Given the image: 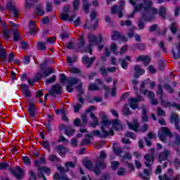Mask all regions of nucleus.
<instances>
[{
    "instance_id": "f257e3e1",
    "label": "nucleus",
    "mask_w": 180,
    "mask_h": 180,
    "mask_svg": "<svg viewBox=\"0 0 180 180\" xmlns=\"http://www.w3.org/2000/svg\"><path fill=\"white\" fill-rule=\"evenodd\" d=\"M40 70L41 72H39L36 76L34 77V79H27V81L31 86H33L34 84H36V82H39L41 78H47V77H50L51 74L54 73V70L53 69V67H48L46 68V62L42 63L40 65Z\"/></svg>"
},
{
    "instance_id": "f03ea898",
    "label": "nucleus",
    "mask_w": 180,
    "mask_h": 180,
    "mask_svg": "<svg viewBox=\"0 0 180 180\" xmlns=\"http://www.w3.org/2000/svg\"><path fill=\"white\" fill-rule=\"evenodd\" d=\"M108 155H106L105 150H101L100 152L99 156L96 158L95 166L94 168L93 169V172L96 175H101L102 171L108 168V165H106V161H105Z\"/></svg>"
},
{
    "instance_id": "7ed1b4c3",
    "label": "nucleus",
    "mask_w": 180,
    "mask_h": 180,
    "mask_svg": "<svg viewBox=\"0 0 180 180\" xmlns=\"http://www.w3.org/2000/svg\"><path fill=\"white\" fill-rule=\"evenodd\" d=\"M13 60H15V53L13 52L10 53L8 57V53H6L5 48L0 47V61L8 64L13 63Z\"/></svg>"
},
{
    "instance_id": "20e7f679",
    "label": "nucleus",
    "mask_w": 180,
    "mask_h": 180,
    "mask_svg": "<svg viewBox=\"0 0 180 180\" xmlns=\"http://www.w3.org/2000/svg\"><path fill=\"white\" fill-rule=\"evenodd\" d=\"M60 84H65L67 82L68 85L74 86V85H77L79 82V79L72 77L68 78L65 74L62 73L60 75Z\"/></svg>"
},
{
    "instance_id": "39448f33",
    "label": "nucleus",
    "mask_w": 180,
    "mask_h": 180,
    "mask_svg": "<svg viewBox=\"0 0 180 180\" xmlns=\"http://www.w3.org/2000/svg\"><path fill=\"white\" fill-rule=\"evenodd\" d=\"M6 9L10 13H13L15 19L19 18V9H18L15 4H13L12 0H7Z\"/></svg>"
},
{
    "instance_id": "423d86ee",
    "label": "nucleus",
    "mask_w": 180,
    "mask_h": 180,
    "mask_svg": "<svg viewBox=\"0 0 180 180\" xmlns=\"http://www.w3.org/2000/svg\"><path fill=\"white\" fill-rule=\"evenodd\" d=\"M158 136L159 140H160V141H162V143H166L167 137H172V132H171V131H169L168 127H162L161 131L158 132Z\"/></svg>"
},
{
    "instance_id": "0eeeda50",
    "label": "nucleus",
    "mask_w": 180,
    "mask_h": 180,
    "mask_svg": "<svg viewBox=\"0 0 180 180\" xmlns=\"http://www.w3.org/2000/svg\"><path fill=\"white\" fill-rule=\"evenodd\" d=\"M143 2L145 6L143 7V10L145 11V12L146 13H148V12H150V11H151L152 15L154 18V16H155V15H157V13H158V9L157 8L153 7V1H151L150 0H143Z\"/></svg>"
},
{
    "instance_id": "6e6552de",
    "label": "nucleus",
    "mask_w": 180,
    "mask_h": 180,
    "mask_svg": "<svg viewBox=\"0 0 180 180\" xmlns=\"http://www.w3.org/2000/svg\"><path fill=\"white\" fill-rule=\"evenodd\" d=\"M44 174H46L47 176H50L51 174V169H50V167L42 166L41 168H39L37 173V179H41L42 178L43 180H47Z\"/></svg>"
},
{
    "instance_id": "1a4fd4ad",
    "label": "nucleus",
    "mask_w": 180,
    "mask_h": 180,
    "mask_svg": "<svg viewBox=\"0 0 180 180\" xmlns=\"http://www.w3.org/2000/svg\"><path fill=\"white\" fill-rule=\"evenodd\" d=\"M10 172L13 174V176L16 178L18 180L23 179V176H25V170L22 169L20 167H16L15 169L13 168L10 169Z\"/></svg>"
},
{
    "instance_id": "9d476101",
    "label": "nucleus",
    "mask_w": 180,
    "mask_h": 180,
    "mask_svg": "<svg viewBox=\"0 0 180 180\" xmlns=\"http://www.w3.org/2000/svg\"><path fill=\"white\" fill-rule=\"evenodd\" d=\"M88 41H89V45L94 44V43H98V44H101L102 41H103V36H102L101 34H98V37L92 34H89L88 35Z\"/></svg>"
},
{
    "instance_id": "9b49d317",
    "label": "nucleus",
    "mask_w": 180,
    "mask_h": 180,
    "mask_svg": "<svg viewBox=\"0 0 180 180\" xmlns=\"http://www.w3.org/2000/svg\"><path fill=\"white\" fill-rule=\"evenodd\" d=\"M169 122L172 124H174L176 130L179 131V133H180V118L179 115L176 113L172 112L169 117Z\"/></svg>"
},
{
    "instance_id": "f8f14e48",
    "label": "nucleus",
    "mask_w": 180,
    "mask_h": 180,
    "mask_svg": "<svg viewBox=\"0 0 180 180\" xmlns=\"http://www.w3.org/2000/svg\"><path fill=\"white\" fill-rule=\"evenodd\" d=\"M154 148H151L150 150V153H146L144 155V160H146L145 165L148 168L151 167V164L150 162H154Z\"/></svg>"
},
{
    "instance_id": "ddd939ff",
    "label": "nucleus",
    "mask_w": 180,
    "mask_h": 180,
    "mask_svg": "<svg viewBox=\"0 0 180 180\" xmlns=\"http://www.w3.org/2000/svg\"><path fill=\"white\" fill-rule=\"evenodd\" d=\"M95 60H96V56L89 58L88 56H84L82 58V62L86 65V68H90V67H92V64L95 63Z\"/></svg>"
},
{
    "instance_id": "4468645a",
    "label": "nucleus",
    "mask_w": 180,
    "mask_h": 180,
    "mask_svg": "<svg viewBox=\"0 0 180 180\" xmlns=\"http://www.w3.org/2000/svg\"><path fill=\"white\" fill-rule=\"evenodd\" d=\"M21 92L25 98H30L32 96V92L29 89V86L26 84H22L20 86Z\"/></svg>"
},
{
    "instance_id": "2eb2a0df",
    "label": "nucleus",
    "mask_w": 180,
    "mask_h": 180,
    "mask_svg": "<svg viewBox=\"0 0 180 180\" xmlns=\"http://www.w3.org/2000/svg\"><path fill=\"white\" fill-rule=\"evenodd\" d=\"M29 105L30 107L27 109L29 115L30 117H36V105H34V103L33 101L30 100L29 101Z\"/></svg>"
},
{
    "instance_id": "dca6fc26",
    "label": "nucleus",
    "mask_w": 180,
    "mask_h": 180,
    "mask_svg": "<svg viewBox=\"0 0 180 180\" xmlns=\"http://www.w3.org/2000/svg\"><path fill=\"white\" fill-rule=\"evenodd\" d=\"M56 151L62 157V158H65L67 155V148L63 145H58L55 147Z\"/></svg>"
},
{
    "instance_id": "f3484780",
    "label": "nucleus",
    "mask_w": 180,
    "mask_h": 180,
    "mask_svg": "<svg viewBox=\"0 0 180 180\" xmlns=\"http://www.w3.org/2000/svg\"><path fill=\"white\" fill-rule=\"evenodd\" d=\"M121 63V67L123 70H127L129 68V63L127 61L131 62V57L129 56H126L124 58H120Z\"/></svg>"
},
{
    "instance_id": "a211bd4d",
    "label": "nucleus",
    "mask_w": 180,
    "mask_h": 180,
    "mask_svg": "<svg viewBox=\"0 0 180 180\" xmlns=\"http://www.w3.org/2000/svg\"><path fill=\"white\" fill-rule=\"evenodd\" d=\"M145 72H146V70L144 69H141V68H140V65H135L134 74V78H140V76L143 75Z\"/></svg>"
},
{
    "instance_id": "6ab92c4d",
    "label": "nucleus",
    "mask_w": 180,
    "mask_h": 180,
    "mask_svg": "<svg viewBox=\"0 0 180 180\" xmlns=\"http://www.w3.org/2000/svg\"><path fill=\"white\" fill-rule=\"evenodd\" d=\"M169 157V150L168 149H166L163 152L159 154L158 155L159 162H162V161H167Z\"/></svg>"
},
{
    "instance_id": "aec40b11",
    "label": "nucleus",
    "mask_w": 180,
    "mask_h": 180,
    "mask_svg": "<svg viewBox=\"0 0 180 180\" xmlns=\"http://www.w3.org/2000/svg\"><path fill=\"white\" fill-rule=\"evenodd\" d=\"M101 130L103 134H101V139H106V137H109V136H115V131L110 129L109 131L106 130L105 127L101 126Z\"/></svg>"
},
{
    "instance_id": "412c9836",
    "label": "nucleus",
    "mask_w": 180,
    "mask_h": 180,
    "mask_svg": "<svg viewBox=\"0 0 180 180\" xmlns=\"http://www.w3.org/2000/svg\"><path fill=\"white\" fill-rule=\"evenodd\" d=\"M47 160H46V158L44 157H41L39 160H34V167L37 168L38 171L41 168V164H46Z\"/></svg>"
},
{
    "instance_id": "4be33fe9",
    "label": "nucleus",
    "mask_w": 180,
    "mask_h": 180,
    "mask_svg": "<svg viewBox=\"0 0 180 180\" xmlns=\"http://www.w3.org/2000/svg\"><path fill=\"white\" fill-rule=\"evenodd\" d=\"M147 108H146V105H142V114L141 116L142 123H147L148 122V115L147 114Z\"/></svg>"
},
{
    "instance_id": "5701e85b",
    "label": "nucleus",
    "mask_w": 180,
    "mask_h": 180,
    "mask_svg": "<svg viewBox=\"0 0 180 180\" xmlns=\"http://www.w3.org/2000/svg\"><path fill=\"white\" fill-rule=\"evenodd\" d=\"M129 4H131V5L134 6V12H140L141 9H144V3L137 4H136V1L134 0H129Z\"/></svg>"
},
{
    "instance_id": "b1692460",
    "label": "nucleus",
    "mask_w": 180,
    "mask_h": 180,
    "mask_svg": "<svg viewBox=\"0 0 180 180\" xmlns=\"http://www.w3.org/2000/svg\"><path fill=\"white\" fill-rule=\"evenodd\" d=\"M129 130H133L135 132L139 131V128L140 127V124L137 120L134 121L133 122L127 123Z\"/></svg>"
},
{
    "instance_id": "393cba45",
    "label": "nucleus",
    "mask_w": 180,
    "mask_h": 180,
    "mask_svg": "<svg viewBox=\"0 0 180 180\" xmlns=\"http://www.w3.org/2000/svg\"><path fill=\"white\" fill-rule=\"evenodd\" d=\"M53 91H49V95L51 96H56L55 94H57V95H60L61 94V86L58 84H55L52 86Z\"/></svg>"
},
{
    "instance_id": "a878e982",
    "label": "nucleus",
    "mask_w": 180,
    "mask_h": 180,
    "mask_svg": "<svg viewBox=\"0 0 180 180\" xmlns=\"http://www.w3.org/2000/svg\"><path fill=\"white\" fill-rule=\"evenodd\" d=\"M151 171H153V169L151 168V166L148 167V169H144L143 173H139V176L142 178V179L148 180L150 178L147 176H150V174H151Z\"/></svg>"
},
{
    "instance_id": "bb28decb",
    "label": "nucleus",
    "mask_w": 180,
    "mask_h": 180,
    "mask_svg": "<svg viewBox=\"0 0 180 180\" xmlns=\"http://www.w3.org/2000/svg\"><path fill=\"white\" fill-rule=\"evenodd\" d=\"M111 13H112L113 15H116V13H118L119 18H123V9L119 8L117 5H114L111 8Z\"/></svg>"
},
{
    "instance_id": "cd10ccee",
    "label": "nucleus",
    "mask_w": 180,
    "mask_h": 180,
    "mask_svg": "<svg viewBox=\"0 0 180 180\" xmlns=\"http://www.w3.org/2000/svg\"><path fill=\"white\" fill-rule=\"evenodd\" d=\"M91 139H94V136L89 134H86L84 135V140L79 143L80 147L84 146L91 144Z\"/></svg>"
},
{
    "instance_id": "c85d7f7f",
    "label": "nucleus",
    "mask_w": 180,
    "mask_h": 180,
    "mask_svg": "<svg viewBox=\"0 0 180 180\" xmlns=\"http://www.w3.org/2000/svg\"><path fill=\"white\" fill-rule=\"evenodd\" d=\"M45 129H46L47 134H51L53 131H54V129H53V125L51 124V120H48L44 124Z\"/></svg>"
},
{
    "instance_id": "c756f323",
    "label": "nucleus",
    "mask_w": 180,
    "mask_h": 180,
    "mask_svg": "<svg viewBox=\"0 0 180 180\" xmlns=\"http://www.w3.org/2000/svg\"><path fill=\"white\" fill-rule=\"evenodd\" d=\"M153 19H154V15L153 14L147 15V13H142L139 18L140 20H143V22H151Z\"/></svg>"
},
{
    "instance_id": "7c9ffc66",
    "label": "nucleus",
    "mask_w": 180,
    "mask_h": 180,
    "mask_svg": "<svg viewBox=\"0 0 180 180\" xmlns=\"http://www.w3.org/2000/svg\"><path fill=\"white\" fill-rule=\"evenodd\" d=\"M101 124H103V127H106V129H108L110 124H112V121L108 119V116H106V115H104L101 117Z\"/></svg>"
},
{
    "instance_id": "2f4dec72",
    "label": "nucleus",
    "mask_w": 180,
    "mask_h": 180,
    "mask_svg": "<svg viewBox=\"0 0 180 180\" xmlns=\"http://www.w3.org/2000/svg\"><path fill=\"white\" fill-rule=\"evenodd\" d=\"M146 44L143 43L134 44L131 49L132 51H134L136 49H138V50H140L141 51H144V50H146Z\"/></svg>"
},
{
    "instance_id": "473e14b6",
    "label": "nucleus",
    "mask_w": 180,
    "mask_h": 180,
    "mask_svg": "<svg viewBox=\"0 0 180 180\" xmlns=\"http://www.w3.org/2000/svg\"><path fill=\"white\" fill-rule=\"evenodd\" d=\"M28 28L30 30V34H34L36 33V22L34 20H30L28 24Z\"/></svg>"
},
{
    "instance_id": "72a5a7b5",
    "label": "nucleus",
    "mask_w": 180,
    "mask_h": 180,
    "mask_svg": "<svg viewBox=\"0 0 180 180\" xmlns=\"http://www.w3.org/2000/svg\"><path fill=\"white\" fill-rule=\"evenodd\" d=\"M129 106L133 110H136V109L140 110V108H139V105L137 104L136 100H134V98L129 99Z\"/></svg>"
},
{
    "instance_id": "f704fd0d",
    "label": "nucleus",
    "mask_w": 180,
    "mask_h": 180,
    "mask_svg": "<svg viewBox=\"0 0 180 180\" xmlns=\"http://www.w3.org/2000/svg\"><path fill=\"white\" fill-rule=\"evenodd\" d=\"M111 124H112L115 130H122V124H120V122L117 119L111 121Z\"/></svg>"
},
{
    "instance_id": "c9c22d12",
    "label": "nucleus",
    "mask_w": 180,
    "mask_h": 180,
    "mask_svg": "<svg viewBox=\"0 0 180 180\" xmlns=\"http://www.w3.org/2000/svg\"><path fill=\"white\" fill-rule=\"evenodd\" d=\"M140 92H143V95H146V94H148V98L149 99H153L154 98V96H155V94H154V91H148V89L142 90L141 89Z\"/></svg>"
},
{
    "instance_id": "e433bc0d",
    "label": "nucleus",
    "mask_w": 180,
    "mask_h": 180,
    "mask_svg": "<svg viewBox=\"0 0 180 180\" xmlns=\"http://www.w3.org/2000/svg\"><path fill=\"white\" fill-rule=\"evenodd\" d=\"M159 16L165 19L167 18V8L164 6H161L159 8Z\"/></svg>"
},
{
    "instance_id": "4c0bfd02",
    "label": "nucleus",
    "mask_w": 180,
    "mask_h": 180,
    "mask_svg": "<svg viewBox=\"0 0 180 180\" xmlns=\"http://www.w3.org/2000/svg\"><path fill=\"white\" fill-rule=\"evenodd\" d=\"M13 41H20L21 40L20 39V33H19V31L18 30H14L13 31Z\"/></svg>"
},
{
    "instance_id": "58836bf2",
    "label": "nucleus",
    "mask_w": 180,
    "mask_h": 180,
    "mask_svg": "<svg viewBox=\"0 0 180 180\" xmlns=\"http://www.w3.org/2000/svg\"><path fill=\"white\" fill-rule=\"evenodd\" d=\"M41 146L42 148H44V150H46L47 151H49V153H50V151H51V148L50 146V141H49V140L44 141L41 143Z\"/></svg>"
},
{
    "instance_id": "ea45409f",
    "label": "nucleus",
    "mask_w": 180,
    "mask_h": 180,
    "mask_svg": "<svg viewBox=\"0 0 180 180\" xmlns=\"http://www.w3.org/2000/svg\"><path fill=\"white\" fill-rule=\"evenodd\" d=\"M122 113L124 116H130V115H131V110H130V108L127 104H125L123 106Z\"/></svg>"
},
{
    "instance_id": "a19ab883",
    "label": "nucleus",
    "mask_w": 180,
    "mask_h": 180,
    "mask_svg": "<svg viewBox=\"0 0 180 180\" xmlns=\"http://www.w3.org/2000/svg\"><path fill=\"white\" fill-rule=\"evenodd\" d=\"M56 81L57 76L56 75H53L51 77L46 79L45 84L46 85H50V84H54Z\"/></svg>"
},
{
    "instance_id": "79ce46f5",
    "label": "nucleus",
    "mask_w": 180,
    "mask_h": 180,
    "mask_svg": "<svg viewBox=\"0 0 180 180\" xmlns=\"http://www.w3.org/2000/svg\"><path fill=\"white\" fill-rule=\"evenodd\" d=\"M169 29L172 34H176V32H178V26H176V22H173L171 24Z\"/></svg>"
},
{
    "instance_id": "37998d69",
    "label": "nucleus",
    "mask_w": 180,
    "mask_h": 180,
    "mask_svg": "<svg viewBox=\"0 0 180 180\" xmlns=\"http://www.w3.org/2000/svg\"><path fill=\"white\" fill-rule=\"evenodd\" d=\"M75 131L74 129H72V127H71V126L68 127L67 129L65 131V134L66 136H68V137H72V136H74L75 134Z\"/></svg>"
},
{
    "instance_id": "c03bdc74",
    "label": "nucleus",
    "mask_w": 180,
    "mask_h": 180,
    "mask_svg": "<svg viewBox=\"0 0 180 180\" xmlns=\"http://www.w3.org/2000/svg\"><path fill=\"white\" fill-rule=\"evenodd\" d=\"M132 158L133 157L131 156V153L127 152L122 156V162H126L127 160H128V161H130V160H131Z\"/></svg>"
},
{
    "instance_id": "a18cd8bd",
    "label": "nucleus",
    "mask_w": 180,
    "mask_h": 180,
    "mask_svg": "<svg viewBox=\"0 0 180 180\" xmlns=\"http://www.w3.org/2000/svg\"><path fill=\"white\" fill-rule=\"evenodd\" d=\"M85 46V39H84V35H82L79 39V43L77 46V49L81 50L82 47Z\"/></svg>"
},
{
    "instance_id": "49530a36",
    "label": "nucleus",
    "mask_w": 180,
    "mask_h": 180,
    "mask_svg": "<svg viewBox=\"0 0 180 180\" xmlns=\"http://www.w3.org/2000/svg\"><path fill=\"white\" fill-rule=\"evenodd\" d=\"M3 37L8 41L11 39V30H8V28L3 30Z\"/></svg>"
},
{
    "instance_id": "de8ad7c7",
    "label": "nucleus",
    "mask_w": 180,
    "mask_h": 180,
    "mask_svg": "<svg viewBox=\"0 0 180 180\" xmlns=\"http://www.w3.org/2000/svg\"><path fill=\"white\" fill-rule=\"evenodd\" d=\"M89 91H101V88L98 87V84L95 83H91L89 85Z\"/></svg>"
},
{
    "instance_id": "09e8293b",
    "label": "nucleus",
    "mask_w": 180,
    "mask_h": 180,
    "mask_svg": "<svg viewBox=\"0 0 180 180\" xmlns=\"http://www.w3.org/2000/svg\"><path fill=\"white\" fill-rule=\"evenodd\" d=\"M83 164L86 169H91L94 167V164L91 160H86L83 162Z\"/></svg>"
},
{
    "instance_id": "8fccbe9b",
    "label": "nucleus",
    "mask_w": 180,
    "mask_h": 180,
    "mask_svg": "<svg viewBox=\"0 0 180 180\" xmlns=\"http://www.w3.org/2000/svg\"><path fill=\"white\" fill-rule=\"evenodd\" d=\"M22 162L27 167H30L32 165V160L29 156H23L22 157Z\"/></svg>"
},
{
    "instance_id": "3c124183",
    "label": "nucleus",
    "mask_w": 180,
    "mask_h": 180,
    "mask_svg": "<svg viewBox=\"0 0 180 180\" xmlns=\"http://www.w3.org/2000/svg\"><path fill=\"white\" fill-rule=\"evenodd\" d=\"M83 2V9L86 13H89V8H91V4H89V1H82Z\"/></svg>"
},
{
    "instance_id": "603ef678",
    "label": "nucleus",
    "mask_w": 180,
    "mask_h": 180,
    "mask_svg": "<svg viewBox=\"0 0 180 180\" xmlns=\"http://www.w3.org/2000/svg\"><path fill=\"white\" fill-rule=\"evenodd\" d=\"M121 37H122V34H120V32H117V30H115L112 32L111 39L112 40H119V39H120Z\"/></svg>"
},
{
    "instance_id": "864d4df0",
    "label": "nucleus",
    "mask_w": 180,
    "mask_h": 180,
    "mask_svg": "<svg viewBox=\"0 0 180 180\" xmlns=\"http://www.w3.org/2000/svg\"><path fill=\"white\" fill-rule=\"evenodd\" d=\"M83 85H84V84L80 83L75 87L77 92H78V94H79V95H84V94H85V91H84V89H82Z\"/></svg>"
},
{
    "instance_id": "5fc2aeb1",
    "label": "nucleus",
    "mask_w": 180,
    "mask_h": 180,
    "mask_svg": "<svg viewBox=\"0 0 180 180\" xmlns=\"http://www.w3.org/2000/svg\"><path fill=\"white\" fill-rule=\"evenodd\" d=\"M160 102L161 105L165 108H171L172 106V103L164 100L163 98H160Z\"/></svg>"
},
{
    "instance_id": "6e6d98bb",
    "label": "nucleus",
    "mask_w": 180,
    "mask_h": 180,
    "mask_svg": "<svg viewBox=\"0 0 180 180\" xmlns=\"http://www.w3.org/2000/svg\"><path fill=\"white\" fill-rule=\"evenodd\" d=\"M173 147L180 146V135H176L174 138V141L172 143Z\"/></svg>"
},
{
    "instance_id": "4d7b16f0",
    "label": "nucleus",
    "mask_w": 180,
    "mask_h": 180,
    "mask_svg": "<svg viewBox=\"0 0 180 180\" xmlns=\"http://www.w3.org/2000/svg\"><path fill=\"white\" fill-rule=\"evenodd\" d=\"M177 50H178V54L175 53V51L174 49L172 50V56L174 58H175V60H178V58H180V44L178 46Z\"/></svg>"
},
{
    "instance_id": "13d9d810",
    "label": "nucleus",
    "mask_w": 180,
    "mask_h": 180,
    "mask_svg": "<svg viewBox=\"0 0 180 180\" xmlns=\"http://www.w3.org/2000/svg\"><path fill=\"white\" fill-rule=\"evenodd\" d=\"M37 47L38 50H40L41 51H44L47 49V46H46V43L39 41L37 43Z\"/></svg>"
},
{
    "instance_id": "bf43d9fd",
    "label": "nucleus",
    "mask_w": 180,
    "mask_h": 180,
    "mask_svg": "<svg viewBox=\"0 0 180 180\" xmlns=\"http://www.w3.org/2000/svg\"><path fill=\"white\" fill-rule=\"evenodd\" d=\"M158 96H160V98H162L164 96V91H162V86L161 84L158 86V91H157Z\"/></svg>"
},
{
    "instance_id": "052dcab7",
    "label": "nucleus",
    "mask_w": 180,
    "mask_h": 180,
    "mask_svg": "<svg viewBox=\"0 0 180 180\" xmlns=\"http://www.w3.org/2000/svg\"><path fill=\"white\" fill-rule=\"evenodd\" d=\"M8 168H9V163H8V162H0V171L8 169Z\"/></svg>"
},
{
    "instance_id": "680f3d73",
    "label": "nucleus",
    "mask_w": 180,
    "mask_h": 180,
    "mask_svg": "<svg viewBox=\"0 0 180 180\" xmlns=\"http://www.w3.org/2000/svg\"><path fill=\"white\" fill-rule=\"evenodd\" d=\"M99 72L101 74L102 77H108V69H105V67H100Z\"/></svg>"
},
{
    "instance_id": "e2e57ef3",
    "label": "nucleus",
    "mask_w": 180,
    "mask_h": 180,
    "mask_svg": "<svg viewBox=\"0 0 180 180\" xmlns=\"http://www.w3.org/2000/svg\"><path fill=\"white\" fill-rule=\"evenodd\" d=\"M62 120H63V122H65L66 123H68V122H70V119H68V117L67 116V112L64 109H62Z\"/></svg>"
},
{
    "instance_id": "0e129e2a",
    "label": "nucleus",
    "mask_w": 180,
    "mask_h": 180,
    "mask_svg": "<svg viewBox=\"0 0 180 180\" xmlns=\"http://www.w3.org/2000/svg\"><path fill=\"white\" fill-rule=\"evenodd\" d=\"M60 18L63 21V22H67V20H68V18H70V15H68V13H61L59 15Z\"/></svg>"
},
{
    "instance_id": "69168bd1",
    "label": "nucleus",
    "mask_w": 180,
    "mask_h": 180,
    "mask_svg": "<svg viewBox=\"0 0 180 180\" xmlns=\"http://www.w3.org/2000/svg\"><path fill=\"white\" fill-rule=\"evenodd\" d=\"M164 88L167 91L169 94H174V89L169 84L165 83L164 84Z\"/></svg>"
},
{
    "instance_id": "338daca9",
    "label": "nucleus",
    "mask_w": 180,
    "mask_h": 180,
    "mask_svg": "<svg viewBox=\"0 0 180 180\" xmlns=\"http://www.w3.org/2000/svg\"><path fill=\"white\" fill-rule=\"evenodd\" d=\"M79 2L80 0H75L72 2L73 11H78L79 9Z\"/></svg>"
},
{
    "instance_id": "774afa93",
    "label": "nucleus",
    "mask_w": 180,
    "mask_h": 180,
    "mask_svg": "<svg viewBox=\"0 0 180 180\" xmlns=\"http://www.w3.org/2000/svg\"><path fill=\"white\" fill-rule=\"evenodd\" d=\"M174 165L175 169H179V168H180V160H179V158H178L177 157H176L174 158Z\"/></svg>"
}]
</instances>
